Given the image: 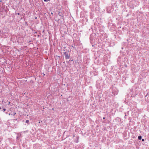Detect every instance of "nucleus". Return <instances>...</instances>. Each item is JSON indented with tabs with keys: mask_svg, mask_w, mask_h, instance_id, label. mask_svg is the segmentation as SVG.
<instances>
[{
	"mask_svg": "<svg viewBox=\"0 0 149 149\" xmlns=\"http://www.w3.org/2000/svg\"><path fill=\"white\" fill-rule=\"evenodd\" d=\"M118 91L117 89L115 88L114 90L113 91L112 93L114 95H117L118 93Z\"/></svg>",
	"mask_w": 149,
	"mask_h": 149,
	"instance_id": "obj_1",
	"label": "nucleus"
},
{
	"mask_svg": "<svg viewBox=\"0 0 149 149\" xmlns=\"http://www.w3.org/2000/svg\"><path fill=\"white\" fill-rule=\"evenodd\" d=\"M0 110L1 111L5 112L6 111V109L3 107H0Z\"/></svg>",
	"mask_w": 149,
	"mask_h": 149,
	"instance_id": "obj_2",
	"label": "nucleus"
},
{
	"mask_svg": "<svg viewBox=\"0 0 149 149\" xmlns=\"http://www.w3.org/2000/svg\"><path fill=\"white\" fill-rule=\"evenodd\" d=\"M8 112H9L8 110L6 109V111L5 112L6 114H8V115H10V113H8Z\"/></svg>",
	"mask_w": 149,
	"mask_h": 149,
	"instance_id": "obj_3",
	"label": "nucleus"
},
{
	"mask_svg": "<svg viewBox=\"0 0 149 149\" xmlns=\"http://www.w3.org/2000/svg\"><path fill=\"white\" fill-rule=\"evenodd\" d=\"M79 139V136H77V140H76L75 141V142L77 143H78L79 142V141H78Z\"/></svg>",
	"mask_w": 149,
	"mask_h": 149,
	"instance_id": "obj_4",
	"label": "nucleus"
},
{
	"mask_svg": "<svg viewBox=\"0 0 149 149\" xmlns=\"http://www.w3.org/2000/svg\"><path fill=\"white\" fill-rule=\"evenodd\" d=\"M10 126L12 127H14L15 126V125L14 123H13Z\"/></svg>",
	"mask_w": 149,
	"mask_h": 149,
	"instance_id": "obj_5",
	"label": "nucleus"
},
{
	"mask_svg": "<svg viewBox=\"0 0 149 149\" xmlns=\"http://www.w3.org/2000/svg\"><path fill=\"white\" fill-rule=\"evenodd\" d=\"M69 56L68 55L66 54V59L69 58Z\"/></svg>",
	"mask_w": 149,
	"mask_h": 149,
	"instance_id": "obj_6",
	"label": "nucleus"
},
{
	"mask_svg": "<svg viewBox=\"0 0 149 149\" xmlns=\"http://www.w3.org/2000/svg\"><path fill=\"white\" fill-rule=\"evenodd\" d=\"M142 137L141 136H139L138 139L139 140H141V139Z\"/></svg>",
	"mask_w": 149,
	"mask_h": 149,
	"instance_id": "obj_7",
	"label": "nucleus"
},
{
	"mask_svg": "<svg viewBox=\"0 0 149 149\" xmlns=\"http://www.w3.org/2000/svg\"><path fill=\"white\" fill-rule=\"evenodd\" d=\"M16 114V113L13 112V113L11 114V115L12 116H14Z\"/></svg>",
	"mask_w": 149,
	"mask_h": 149,
	"instance_id": "obj_8",
	"label": "nucleus"
},
{
	"mask_svg": "<svg viewBox=\"0 0 149 149\" xmlns=\"http://www.w3.org/2000/svg\"><path fill=\"white\" fill-rule=\"evenodd\" d=\"M29 120H26V121H25V122L26 123H29Z\"/></svg>",
	"mask_w": 149,
	"mask_h": 149,
	"instance_id": "obj_9",
	"label": "nucleus"
},
{
	"mask_svg": "<svg viewBox=\"0 0 149 149\" xmlns=\"http://www.w3.org/2000/svg\"><path fill=\"white\" fill-rule=\"evenodd\" d=\"M107 12H108V13H110V12H111V11H108V8H107Z\"/></svg>",
	"mask_w": 149,
	"mask_h": 149,
	"instance_id": "obj_10",
	"label": "nucleus"
},
{
	"mask_svg": "<svg viewBox=\"0 0 149 149\" xmlns=\"http://www.w3.org/2000/svg\"><path fill=\"white\" fill-rule=\"evenodd\" d=\"M63 53L64 54L65 56V52H63Z\"/></svg>",
	"mask_w": 149,
	"mask_h": 149,
	"instance_id": "obj_11",
	"label": "nucleus"
},
{
	"mask_svg": "<svg viewBox=\"0 0 149 149\" xmlns=\"http://www.w3.org/2000/svg\"><path fill=\"white\" fill-rule=\"evenodd\" d=\"M142 141H144V139H142Z\"/></svg>",
	"mask_w": 149,
	"mask_h": 149,
	"instance_id": "obj_12",
	"label": "nucleus"
},
{
	"mask_svg": "<svg viewBox=\"0 0 149 149\" xmlns=\"http://www.w3.org/2000/svg\"><path fill=\"white\" fill-rule=\"evenodd\" d=\"M17 14L18 15H20V13H17Z\"/></svg>",
	"mask_w": 149,
	"mask_h": 149,
	"instance_id": "obj_13",
	"label": "nucleus"
},
{
	"mask_svg": "<svg viewBox=\"0 0 149 149\" xmlns=\"http://www.w3.org/2000/svg\"><path fill=\"white\" fill-rule=\"evenodd\" d=\"M18 137H19V136H17L16 137V139H18Z\"/></svg>",
	"mask_w": 149,
	"mask_h": 149,
	"instance_id": "obj_14",
	"label": "nucleus"
},
{
	"mask_svg": "<svg viewBox=\"0 0 149 149\" xmlns=\"http://www.w3.org/2000/svg\"><path fill=\"white\" fill-rule=\"evenodd\" d=\"M43 76H45V74H44V73H43Z\"/></svg>",
	"mask_w": 149,
	"mask_h": 149,
	"instance_id": "obj_15",
	"label": "nucleus"
},
{
	"mask_svg": "<svg viewBox=\"0 0 149 149\" xmlns=\"http://www.w3.org/2000/svg\"><path fill=\"white\" fill-rule=\"evenodd\" d=\"M103 119H105V117H103Z\"/></svg>",
	"mask_w": 149,
	"mask_h": 149,
	"instance_id": "obj_16",
	"label": "nucleus"
},
{
	"mask_svg": "<svg viewBox=\"0 0 149 149\" xmlns=\"http://www.w3.org/2000/svg\"><path fill=\"white\" fill-rule=\"evenodd\" d=\"M51 14H52H52H53V13H51Z\"/></svg>",
	"mask_w": 149,
	"mask_h": 149,
	"instance_id": "obj_17",
	"label": "nucleus"
},
{
	"mask_svg": "<svg viewBox=\"0 0 149 149\" xmlns=\"http://www.w3.org/2000/svg\"><path fill=\"white\" fill-rule=\"evenodd\" d=\"M26 24H27V23L26 22Z\"/></svg>",
	"mask_w": 149,
	"mask_h": 149,
	"instance_id": "obj_18",
	"label": "nucleus"
},
{
	"mask_svg": "<svg viewBox=\"0 0 149 149\" xmlns=\"http://www.w3.org/2000/svg\"><path fill=\"white\" fill-rule=\"evenodd\" d=\"M122 49H123V47H122Z\"/></svg>",
	"mask_w": 149,
	"mask_h": 149,
	"instance_id": "obj_19",
	"label": "nucleus"
},
{
	"mask_svg": "<svg viewBox=\"0 0 149 149\" xmlns=\"http://www.w3.org/2000/svg\"><path fill=\"white\" fill-rule=\"evenodd\" d=\"M37 18V17H36L35 19H36Z\"/></svg>",
	"mask_w": 149,
	"mask_h": 149,
	"instance_id": "obj_20",
	"label": "nucleus"
}]
</instances>
